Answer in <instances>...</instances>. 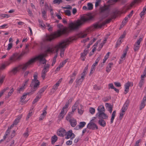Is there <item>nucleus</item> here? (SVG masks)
Segmentation results:
<instances>
[{"mask_svg": "<svg viewBox=\"0 0 146 146\" xmlns=\"http://www.w3.org/2000/svg\"><path fill=\"white\" fill-rule=\"evenodd\" d=\"M62 2V0H54L53 1V2L54 4L58 3V4H60Z\"/></svg>", "mask_w": 146, "mask_h": 146, "instance_id": "55", "label": "nucleus"}, {"mask_svg": "<svg viewBox=\"0 0 146 146\" xmlns=\"http://www.w3.org/2000/svg\"><path fill=\"white\" fill-rule=\"evenodd\" d=\"M118 0H109L108 2V3L110 4H113V3L117 2Z\"/></svg>", "mask_w": 146, "mask_h": 146, "instance_id": "54", "label": "nucleus"}, {"mask_svg": "<svg viewBox=\"0 0 146 146\" xmlns=\"http://www.w3.org/2000/svg\"><path fill=\"white\" fill-rule=\"evenodd\" d=\"M50 65L49 64H47L43 66L42 70L48 71L50 68Z\"/></svg>", "mask_w": 146, "mask_h": 146, "instance_id": "37", "label": "nucleus"}, {"mask_svg": "<svg viewBox=\"0 0 146 146\" xmlns=\"http://www.w3.org/2000/svg\"><path fill=\"white\" fill-rule=\"evenodd\" d=\"M21 57L20 54L18 56L17 54H15L10 58L9 61L10 62H12L17 60H19L21 59Z\"/></svg>", "mask_w": 146, "mask_h": 146, "instance_id": "9", "label": "nucleus"}, {"mask_svg": "<svg viewBox=\"0 0 146 146\" xmlns=\"http://www.w3.org/2000/svg\"><path fill=\"white\" fill-rule=\"evenodd\" d=\"M66 136L65 137L66 139H68L70 138V139L72 140L74 138L75 135L72 133V130H70L66 132Z\"/></svg>", "mask_w": 146, "mask_h": 146, "instance_id": "10", "label": "nucleus"}, {"mask_svg": "<svg viewBox=\"0 0 146 146\" xmlns=\"http://www.w3.org/2000/svg\"><path fill=\"white\" fill-rule=\"evenodd\" d=\"M78 113L82 115L84 112L83 106L81 104L80 105V107H78Z\"/></svg>", "mask_w": 146, "mask_h": 146, "instance_id": "25", "label": "nucleus"}, {"mask_svg": "<svg viewBox=\"0 0 146 146\" xmlns=\"http://www.w3.org/2000/svg\"><path fill=\"white\" fill-rule=\"evenodd\" d=\"M13 44L11 42H10L8 44V47L7 48V50H10L12 47Z\"/></svg>", "mask_w": 146, "mask_h": 146, "instance_id": "57", "label": "nucleus"}, {"mask_svg": "<svg viewBox=\"0 0 146 146\" xmlns=\"http://www.w3.org/2000/svg\"><path fill=\"white\" fill-rule=\"evenodd\" d=\"M34 79H33L32 80L31 84L30 86V87H32L33 86V84L35 83V82L37 81V80H37L38 76L37 74H34L33 75Z\"/></svg>", "mask_w": 146, "mask_h": 146, "instance_id": "24", "label": "nucleus"}, {"mask_svg": "<svg viewBox=\"0 0 146 146\" xmlns=\"http://www.w3.org/2000/svg\"><path fill=\"white\" fill-rule=\"evenodd\" d=\"M47 106H46L44 108L42 111V113L41 115L44 116H45L47 114L46 110H47Z\"/></svg>", "mask_w": 146, "mask_h": 146, "instance_id": "48", "label": "nucleus"}, {"mask_svg": "<svg viewBox=\"0 0 146 146\" xmlns=\"http://www.w3.org/2000/svg\"><path fill=\"white\" fill-rule=\"evenodd\" d=\"M126 55V54L125 53H123L122 56L121 57V59L120 60L119 64H120L121 63V62L123 61L125 59V56Z\"/></svg>", "mask_w": 146, "mask_h": 146, "instance_id": "46", "label": "nucleus"}, {"mask_svg": "<svg viewBox=\"0 0 146 146\" xmlns=\"http://www.w3.org/2000/svg\"><path fill=\"white\" fill-rule=\"evenodd\" d=\"M40 82L39 80H37L33 84V86L31 87L33 91L35 92L39 88Z\"/></svg>", "mask_w": 146, "mask_h": 146, "instance_id": "11", "label": "nucleus"}, {"mask_svg": "<svg viewBox=\"0 0 146 146\" xmlns=\"http://www.w3.org/2000/svg\"><path fill=\"white\" fill-rule=\"evenodd\" d=\"M58 138L56 135H54L51 137V143L53 144L57 140Z\"/></svg>", "mask_w": 146, "mask_h": 146, "instance_id": "32", "label": "nucleus"}, {"mask_svg": "<svg viewBox=\"0 0 146 146\" xmlns=\"http://www.w3.org/2000/svg\"><path fill=\"white\" fill-rule=\"evenodd\" d=\"M92 29H88L85 31L80 32L78 33L77 36H86L88 35V34L90 33V31Z\"/></svg>", "mask_w": 146, "mask_h": 146, "instance_id": "8", "label": "nucleus"}, {"mask_svg": "<svg viewBox=\"0 0 146 146\" xmlns=\"http://www.w3.org/2000/svg\"><path fill=\"white\" fill-rule=\"evenodd\" d=\"M47 86H44L41 88L38 91L37 93V95L40 94L42 95L41 94L42 93L44 92L45 90L46 89Z\"/></svg>", "mask_w": 146, "mask_h": 146, "instance_id": "36", "label": "nucleus"}, {"mask_svg": "<svg viewBox=\"0 0 146 146\" xmlns=\"http://www.w3.org/2000/svg\"><path fill=\"white\" fill-rule=\"evenodd\" d=\"M65 13L66 15H67L68 16H70L71 15V12L69 10H65Z\"/></svg>", "mask_w": 146, "mask_h": 146, "instance_id": "56", "label": "nucleus"}, {"mask_svg": "<svg viewBox=\"0 0 146 146\" xmlns=\"http://www.w3.org/2000/svg\"><path fill=\"white\" fill-rule=\"evenodd\" d=\"M92 15H85L81 16L80 19L69 23L68 27H64L60 24L57 25L60 29L54 32L50 36H60L62 35L68 36L73 31L77 30L81 27L86 22L92 19ZM46 36H49L46 35Z\"/></svg>", "mask_w": 146, "mask_h": 146, "instance_id": "1", "label": "nucleus"}, {"mask_svg": "<svg viewBox=\"0 0 146 146\" xmlns=\"http://www.w3.org/2000/svg\"><path fill=\"white\" fill-rule=\"evenodd\" d=\"M67 111V110L66 109L64 110L62 108L60 113L58 115L59 117L63 118Z\"/></svg>", "mask_w": 146, "mask_h": 146, "instance_id": "18", "label": "nucleus"}, {"mask_svg": "<svg viewBox=\"0 0 146 146\" xmlns=\"http://www.w3.org/2000/svg\"><path fill=\"white\" fill-rule=\"evenodd\" d=\"M86 124V123L84 122H81L80 123L79 125H78L76 128V129H81Z\"/></svg>", "mask_w": 146, "mask_h": 146, "instance_id": "27", "label": "nucleus"}, {"mask_svg": "<svg viewBox=\"0 0 146 146\" xmlns=\"http://www.w3.org/2000/svg\"><path fill=\"white\" fill-rule=\"evenodd\" d=\"M106 106L108 108V110L109 112L111 113L112 111V108H113V106L111 105V104L106 103Z\"/></svg>", "mask_w": 146, "mask_h": 146, "instance_id": "26", "label": "nucleus"}, {"mask_svg": "<svg viewBox=\"0 0 146 146\" xmlns=\"http://www.w3.org/2000/svg\"><path fill=\"white\" fill-rule=\"evenodd\" d=\"M46 41L47 42H51L54 40L56 37H45Z\"/></svg>", "mask_w": 146, "mask_h": 146, "instance_id": "43", "label": "nucleus"}, {"mask_svg": "<svg viewBox=\"0 0 146 146\" xmlns=\"http://www.w3.org/2000/svg\"><path fill=\"white\" fill-rule=\"evenodd\" d=\"M97 110L98 111V112L96 113L97 115H98V114L100 113L105 112V111L104 108V106L102 105L99 106L98 107Z\"/></svg>", "mask_w": 146, "mask_h": 146, "instance_id": "20", "label": "nucleus"}, {"mask_svg": "<svg viewBox=\"0 0 146 146\" xmlns=\"http://www.w3.org/2000/svg\"><path fill=\"white\" fill-rule=\"evenodd\" d=\"M141 0H134L129 5L124 7V9H126V11L127 10L130 9L136 3L140 1Z\"/></svg>", "mask_w": 146, "mask_h": 146, "instance_id": "15", "label": "nucleus"}, {"mask_svg": "<svg viewBox=\"0 0 146 146\" xmlns=\"http://www.w3.org/2000/svg\"><path fill=\"white\" fill-rule=\"evenodd\" d=\"M42 95L38 94L36 96L34 100L32 102L33 104H35V103L37 102L41 98Z\"/></svg>", "mask_w": 146, "mask_h": 146, "instance_id": "31", "label": "nucleus"}, {"mask_svg": "<svg viewBox=\"0 0 146 146\" xmlns=\"http://www.w3.org/2000/svg\"><path fill=\"white\" fill-rule=\"evenodd\" d=\"M146 13V5L143 8V11L140 13V15L141 18Z\"/></svg>", "mask_w": 146, "mask_h": 146, "instance_id": "42", "label": "nucleus"}, {"mask_svg": "<svg viewBox=\"0 0 146 146\" xmlns=\"http://www.w3.org/2000/svg\"><path fill=\"white\" fill-rule=\"evenodd\" d=\"M28 68H29L26 62L13 68L12 70L9 72V73L11 72L13 74H15L18 71L21 69H22L23 71H25Z\"/></svg>", "mask_w": 146, "mask_h": 146, "instance_id": "4", "label": "nucleus"}, {"mask_svg": "<svg viewBox=\"0 0 146 146\" xmlns=\"http://www.w3.org/2000/svg\"><path fill=\"white\" fill-rule=\"evenodd\" d=\"M66 131L64 129L61 128L59 129L57 132V134L58 135L63 137L66 135Z\"/></svg>", "mask_w": 146, "mask_h": 146, "instance_id": "12", "label": "nucleus"}, {"mask_svg": "<svg viewBox=\"0 0 146 146\" xmlns=\"http://www.w3.org/2000/svg\"><path fill=\"white\" fill-rule=\"evenodd\" d=\"M84 77H83V78H82V77L80 78L79 79H77L76 80V87H77V86L79 85H80L82 82L83 81L84 79Z\"/></svg>", "mask_w": 146, "mask_h": 146, "instance_id": "29", "label": "nucleus"}, {"mask_svg": "<svg viewBox=\"0 0 146 146\" xmlns=\"http://www.w3.org/2000/svg\"><path fill=\"white\" fill-rule=\"evenodd\" d=\"M79 101H77L75 103L74 105L72 107V111H71V112L74 113V112L76 111L77 108V107L79 104Z\"/></svg>", "mask_w": 146, "mask_h": 146, "instance_id": "19", "label": "nucleus"}, {"mask_svg": "<svg viewBox=\"0 0 146 146\" xmlns=\"http://www.w3.org/2000/svg\"><path fill=\"white\" fill-rule=\"evenodd\" d=\"M98 123L101 126L104 127L106 125L105 121L103 119H100L98 122Z\"/></svg>", "mask_w": 146, "mask_h": 146, "instance_id": "22", "label": "nucleus"}, {"mask_svg": "<svg viewBox=\"0 0 146 146\" xmlns=\"http://www.w3.org/2000/svg\"><path fill=\"white\" fill-rule=\"evenodd\" d=\"M29 52V49H25V50L23 51L20 54L21 56L22 57L23 55L25 54H27Z\"/></svg>", "mask_w": 146, "mask_h": 146, "instance_id": "41", "label": "nucleus"}, {"mask_svg": "<svg viewBox=\"0 0 146 146\" xmlns=\"http://www.w3.org/2000/svg\"><path fill=\"white\" fill-rule=\"evenodd\" d=\"M88 8L89 10H92L93 9V4L91 3H88L87 4Z\"/></svg>", "mask_w": 146, "mask_h": 146, "instance_id": "49", "label": "nucleus"}, {"mask_svg": "<svg viewBox=\"0 0 146 146\" xmlns=\"http://www.w3.org/2000/svg\"><path fill=\"white\" fill-rule=\"evenodd\" d=\"M69 121L71 126L73 127H75L77 125V121L76 119L74 118H72Z\"/></svg>", "mask_w": 146, "mask_h": 146, "instance_id": "17", "label": "nucleus"}, {"mask_svg": "<svg viewBox=\"0 0 146 146\" xmlns=\"http://www.w3.org/2000/svg\"><path fill=\"white\" fill-rule=\"evenodd\" d=\"M93 88L96 90H98L101 89V87L100 86H98L96 85L94 86Z\"/></svg>", "mask_w": 146, "mask_h": 146, "instance_id": "58", "label": "nucleus"}, {"mask_svg": "<svg viewBox=\"0 0 146 146\" xmlns=\"http://www.w3.org/2000/svg\"><path fill=\"white\" fill-rule=\"evenodd\" d=\"M14 90L13 89V88H12V89L10 90V91L8 92V96H10L11 94L13 92Z\"/></svg>", "mask_w": 146, "mask_h": 146, "instance_id": "64", "label": "nucleus"}, {"mask_svg": "<svg viewBox=\"0 0 146 146\" xmlns=\"http://www.w3.org/2000/svg\"><path fill=\"white\" fill-rule=\"evenodd\" d=\"M101 58V56H99L96 59L95 62L94 63H95V64H98V63L99 62V60H100Z\"/></svg>", "mask_w": 146, "mask_h": 146, "instance_id": "63", "label": "nucleus"}, {"mask_svg": "<svg viewBox=\"0 0 146 146\" xmlns=\"http://www.w3.org/2000/svg\"><path fill=\"white\" fill-rule=\"evenodd\" d=\"M88 68V65H87L85 67V68L84 69V71L81 74L82 78H83V77H84V76H85L86 74L87 73V70Z\"/></svg>", "mask_w": 146, "mask_h": 146, "instance_id": "30", "label": "nucleus"}, {"mask_svg": "<svg viewBox=\"0 0 146 146\" xmlns=\"http://www.w3.org/2000/svg\"><path fill=\"white\" fill-rule=\"evenodd\" d=\"M113 65V63L112 62L109 63L108 65V66L106 68V71L108 72H109L111 70V66Z\"/></svg>", "mask_w": 146, "mask_h": 146, "instance_id": "34", "label": "nucleus"}, {"mask_svg": "<svg viewBox=\"0 0 146 146\" xmlns=\"http://www.w3.org/2000/svg\"><path fill=\"white\" fill-rule=\"evenodd\" d=\"M131 83L130 82H128L125 85V94H126L128 93L129 91V87L130 86Z\"/></svg>", "mask_w": 146, "mask_h": 146, "instance_id": "21", "label": "nucleus"}, {"mask_svg": "<svg viewBox=\"0 0 146 146\" xmlns=\"http://www.w3.org/2000/svg\"><path fill=\"white\" fill-rule=\"evenodd\" d=\"M32 112L31 110H30L29 111V112L28 115H27V117L26 118V120H28L29 119V118L32 116Z\"/></svg>", "mask_w": 146, "mask_h": 146, "instance_id": "50", "label": "nucleus"}, {"mask_svg": "<svg viewBox=\"0 0 146 146\" xmlns=\"http://www.w3.org/2000/svg\"><path fill=\"white\" fill-rule=\"evenodd\" d=\"M77 73L78 72L77 70H74V72L72 74L70 75V78L75 79V76L77 74Z\"/></svg>", "mask_w": 146, "mask_h": 146, "instance_id": "44", "label": "nucleus"}, {"mask_svg": "<svg viewBox=\"0 0 146 146\" xmlns=\"http://www.w3.org/2000/svg\"><path fill=\"white\" fill-rule=\"evenodd\" d=\"M39 24L40 26L42 28H44L45 26V25L43 23V21L40 19L38 20Z\"/></svg>", "mask_w": 146, "mask_h": 146, "instance_id": "45", "label": "nucleus"}, {"mask_svg": "<svg viewBox=\"0 0 146 146\" xmlns=\"http://www.w3.org/2000/svg\"><path fill=\"white\" fill-rule=\"evenodd\" d=\"M100 12L101 13H105L106 15V16H108V15L109 13L108 7L106 6L102 7L100 9Z\"/></svg>", "mask_w": 146, "mask_h": 146, "instance_id": "13", "label": "nucleus"}, {"mask_svg": "<svg viewBox=\"0 0 146 146\" xmlns=\"http://www.w3.org/2000/svg\"><path fill=\"white\" fill-rule=\"evenodd\" d=\"M59 81L56 83L54 85L52 89V90L53 92H55L58 88V87L59 86Z\"/></svg>", "mask_w": 146, "mask_h": 146, "instance_id": "33", "label": "nucleus"}, {"mask_svg": "<svg viewBox=\"0 0 146 146\" xmlns=\"http://www.w3.org/2000/svg\"><path fill=\"white\" fill-rule=\"evenodd\" d=\"M25 89V86L22 85L20 87L17 89V93H20L21 92H23Z\"/></svg>", "mask_w": 146, "mask_h": 146, "instance_id": "39", "label": "nucleus"}, {"mask_svg": "<svg viewBox=\"0 0 146 146\" xmlns=\"http://www.w3.org/2000/svg\"><path fill=\"white\" fill-rule=\"evenodd\" d=\"M96 116L99 117L98 118L102 119H107L108 118V116L104 113V112L100 113L98 115L96 114Z\"/></svg>", "mask_w": 146, "mask_h": 146, "instance_id": "16", "label": "nucleus"}, {"mask_svg": "<svg viewBox=\"0 0 146 146\" xmlns=\"http://www.w3.org/2000/svg\"><path fill=\"white\" fill-rule=\"evenodd\" d=\"M42 16L44 19H45L46 18V12L45 11H42Z\"/></svg>", "mask_w": 146, "mask_h": 146, "instance_id": "59", "label": "nucleus"}, {"mask_svg": "<svg viewBox=\"0 0 146 146\" xmlns=\"http://www.w3.org/2000/svg\"><path fill=\"white\" fill-rule=\"evenodd\" d=\"M47 50V49L45 51L44 53L40 54L35 58L30 59L26 62L28 67H29L31 65L36 61H38L43 64H46L47 60L45 58L47 56V54L48 53H50V52L46 51Z\"/></svg>", "mask_w": 146, "mask_h": 146, "instance_id": "3", "label": "nucleus"}, {"mask_svg": "<svg viewBox=\"0 0 146 146\" xmlns=\"http://www.w3.org/2000/svg\"><path fill=\"white\" fill-rule=\"evenodd\" d=\"M145 83V80L141 79L138 84V89H141Z\"/></svg>", "mask_w": 146, "mask_h": 146, "instance_id": "23", "label": "nucleus"}, {"mask_svg": "<svg viewBox=\"0 0 146 146\" xmlns=\"http://www.w3.org/2000/svg\"><path fill=\"white\" fill-rule=\"evenodd\" d=\"M35 91H33V90L32 89H31V92H27V93H25V94L26 95V96H27V95H32V94H33L34 92Z\"/></svg>", "mask_w": 146, "mask_h": 146, "instance_id": "53", "label": "nucleus"}, {"mask_svg": "<svg viewBox=\"0 0 146 146\" xmlns=\"http://www.w3.org/2000/svg\"><path fill=\"white\" fill-rule=\"evenodd\" d=\"M116 114V111H113L111 115V123H112L113 122V120Z\"/></svg>", "mask_w": 146, "mask_h": 146, "instance_id": "40", "label": "nucleus"}, {"mask_svg": "<svg viewBox=\"0 0 146 146\" xmlns=\"http://www.w3.org/2000/svg\"><path fill=\"white\" fill-rule=\"evenodd\" d=\"M108 86L109 89H113L114 88L112 83L109 84L108 85Z\"/></svg>", "mask_w": 146, "mask_h": 146, "instance_id": "61", "label": "nucleus"}, {"mask_svg": "<svg viewBox=\"0 0 146 146\" xmlns=\"http://www.w3.org/2000/svg\"><path fill=\"white\" fill-rule=\"evenodd\" d=\"M124 37H119V39L117 40V42L115 46V47H117L118 46L121 44L123 42L122 40V39L124 38Z\"/></svg>", "mask_w": 146, "mask_h": 146, "instance_id": "28", "label": "nucleus"}, {"mask_svg": "<svg viewBox=\"0 0 146 146\" xmlns=\"http://www.w3.org/2000/svg\"><path fill=\"white\" fill-rule=\"evenodd\" d=\"M5 77V76H3L1 77V78L0 79V84H2L3 83V81H4V80Z\"/></svg>", "mask_w": 146, "mask_h": 146, "instance_id": "62", "label": "nucleus"}, {"mask_svg": "<svg viewBox=\"0 0 146 146\" xmlns=\"http://www.w3.org/2000/svg\"><path fill=\"white\" fill-rule=\"evenodd\" d=\"M111 99V97H110L105 98L103 99V100L104 102H106L108 101Z\"/></svg>", "mask_w": 146, "mask_h": 146, "instance_id": "60", "label": "nucleus"}, {"mask_svg": "<svg viewBox=\"0 0 146 146\" xmlns=\"http://www.w3.org/2000/svg\"><path fill=\"white\" fill-rule=\"evenodd\" d=\"M116 17V15L114 13L112 15L111 18L110 19H107L105 21L103 22L102 23L98 24L97 23L94 25V29H98L101 28L102 26L104 25L107 23H109L113 19L115 18Z\"/></svg>", "mask_w": 146, "mask_h": 146, "instance_id": "5", "label": "nucleus"}, {"mask_svg": "<svg viewBox=\"0 0 146 146\" xmlns=\"http://www.w3.org/2000/svg\"><path fill=\"white\" fill-rule=\"evenodd\" d=\"M129 103V100H127L121 109L122 112L124 113L127 110L128 108Z\"/></svg>", "mask_w": 146, "mask_h": 146, "instance_id": "14", "label": "nucleus"}, {"mask_svg": "<svg viewBox=\"0 0 146 146\" xmlns=\"http://www.w3.org/2000/svg\"><path fill=\"white\" fill-rule=\"evenodd\" d=\"M89 111L91 114H93L95 113V110L93 108H90L89 109Z\"/></svg>", "mask_w": 146, "mask_h": 146, "instance_id": "52", "label": "nucleus"}, {"mask_svg": "<svg viewBox=\"0 0 146 146\" xmlns=\"http://www.w3.org/2000/svg\"><path fill=\"white\" fill-rule=\"evenodd\" d=\"M145 104L146 102L142 101L139 107L140 110H141L145 106Z\"/></svg>", "mask_w": 146, "mask_h": 146, "instance_id": "47", "label": "nucleus"}, {"mask_svg": "<svg viewBox=\"0 0 146 146\" xmlns=\"http://www.w3.org/2000/svg\"><path fill=\"white\" fill-rule=\"evenodd\" d=\"M76 37H69L68 38L62 40L54 46H52L48 47L46 51L50 52V53L55 52L57 55L59 50H60V56L61 57H63L66 48L71 42L76 40L77 39Z\"/></svg>", "mask_w": 146, "mask_h": 146, "instance_id": "2", "label": "nucleus"}, {"mask_svg": "<svg viewBox=\"0 0 146 146\" xmlns=\"http://www.w3.org/2000/svg\"><path fill=\"white\" fill-rule=\"evenodd\" d=\"M57 56V55L56 54L55 55L53 59V61L52 62V66H53L54 64H55L56 61V59Z\"/></svg>", "mask_w": 146, "mask_h": 146, "instance_id": "51", "label": "nucleus"}, {"mask_svg": "<svg viewBox=\"0 0 146 146\" xmlns=\"http://www.w3.org/2000/svg\"><path fill=\"white\" fill-rule=\"evenodd\" d=\"M94 119H92L90 122L88 124L87 127L90 129L94 130L96 128V129H98V127L97 125L92 122Z\"/></svg>", "mask_w": 146, "mask_h": 146, "instance_id": "7", "label": "nucleus"}, {"mask_svg": "<svg viewBox=\"0 0 146 146\" xmlns=\"http://www.w3.org/2000/svg\"><path fill=\"white\" fill-rule=\"evenodd\" d=\"M73 114V113L71 112H69L66 117V120L68 121H69L71 119V118L72 117Z\"/></svg>", "mask_w": 146, "mask_h": 146, "instance_id": "38", "label": "nucleus"}, {"mask_svg": "<svg viewBox=\"0 0 146 146\" xmlns=\"http://www.w3.org/2000/svg\"><path fill=\"white\" fill-rule=\"evenodd\" d=\"M48 71L42 70L41 72V77L43 80H44L46 76V73Z\"/></svg>", "mask_w": 146, "mask_h": 146, "instance_id": "35", "label": "nucleus"}, {"mask_svg": "<svg viewBox=\"0 0 146 146\" xmlns=\"http://www.w3.org/2000/svg\"><path fill=\"white\" fill-rule=\"evenodd\" d=\"M143 38L140 37L135 42L134 45L133 47L134 51L135 52L138 51L140 47V44Z\"/></svg>", "mask_w": 146, "mask_h": 146, "instance_id": "6", "label": "nucleus"}]
</instances>
